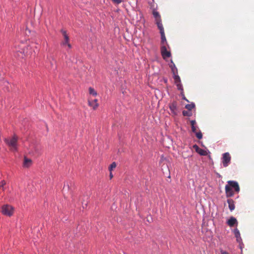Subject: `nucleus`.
I'll return each mask as SVG.
<instances>
[{
	"label": "nucleus",
	"mask_w": 254,
	"mask_h": 254,
	"mask_svg": "<svg viewBox=\"0 0 254 254\" xmlns=\"http://www.w3.org/2000/svg\"><path fill=\"white\" fill-rule=\"evenodd\" d=\"M89 94L90 96L96 97L98 95L97 91L92 87H89L88 88Z\"/></svg>",
	"instance_id": "nucleus-18"
},
{
	"label": "nucleus",
	"mask_w": 254,
	"mask_h": 254,
	"mask_svg": "<svg viewBox=\"0 0 254 254\" xmlns=\"http://www.w3.org/2000/svg\"><path fill=\"white\" fill-rule=\"evenodd\" d=\"M122 93L124 95L125 94V93H126V89H124V88H122Z\"/></svg>",
	"instance_id": "nucleus-29"
},
{
	"label": "nucleus",
	"mask_w": 254,
	"mask_h": 254,
	"mask_svg": "<svg viewBox=\"0 0 254 254\" xmlns=\"http://www.w3.org/2000/svg\"><path fill=\"white\" fill-rule=\"evenodd\" d=\"M195 135L196 136V137L198 139H201L202 137V133L201 132V131H198V132H195Z\"/></svg>",
	"instance_id": "nucleus-23"
},
{
	"label": "nucleus",
	"mask_w": 254,
	"mask_h": 254,
	"mask_svg": "<svg viewBox=\"0 0 254 254\" xmlns=\"http://www.w3.org/2000/svg\"><path fill=\"white\" fill-rule=\"evenodd\" d=\"M124 0H112V2L115 4H119L123 1Z\"/></svg>",
	"instance_id": "nucleus-24"
},
{
	"label": "nucleus",
	"mask_w": 254,
	"mask_h": 254,
	"mask_svg": "<svg viewBox=\"0 0 254 254\" xmlns=\"http://www.w3.org/2000/svg\"><path fill=\"white\" fill-rule=\"evenodd\" d=\"M161 52L162 56V57L164 59H166V58H170L171 56V54L170 52L168 51L167 50V48L165 45H163L161 47Z\"/></svg>",
	"instance_id": "nucleus-8"
},
{
	"label": "nucleus",
	"mask_w": 254,
	"mask_h": 254,
	"mask_svg": "<svg viewBox=\"0 0 254 254\" xmlns=\"http://www.w3.org/2000/svg\"><path fill=\"white\" fill-rule=\"evenodd\" d=\"M6 183L5 181L2 180L0 183V192H3L4 190V186L5 185Z\"/></svg>",
	"instance_id": "nucleus-21"
},
{
	"label": "nucleus",
	"mask_w": 254,
	"mask_h": 254,
	"mask_svg": "<svg viewBox=\"0 0 254 254\" xmlns=\"http://www.w3.org/2000/svg\"><path fill=\"white\" fill-rule=\"evenodd\" d=\"M4 141L10 150L15 152L17 150V137L14 135L11 137L5 138Z\"/></svg>",
	"instance_id": "nucleus-2"
},
{
	"label": "nucleus",
	"mask_w": 254,
	"mask_h": 254,
	"mask_svg": "<svg viewBox=\"0 0 254 254\" xmlns=\"http://www.w3.org/2000/svg\"><path fill=\"white\" fill-rule=\"evenodd\" d=\"M110 179L111 180L113 178V175L112 172H110Z\"/></svg>",
	"instance_id": "nucleus-28"
},
{
	"label": "nucleus",
	"mask_w": 254,
	"mask_h": 254,
	"mask_svg": "<svg viewBox=\"0 0 254 254\" xmlns=\"http://www.w3.org/2000/svg\"><path fill=\"white\" fill-rule=\"evenodd\" d=\"M186 109H187L188 110H189L190 111H191V110L195 108V104L193 103L190 104H187L185 106Z\"/></svg>",
	"instance_id": "nucleus-19"
},
{
	"label": "nucleus",
	"mask_w": 254,
	"mask_h": 254,
	"mask_svg": "<svg viewBox=\"0 0 254 254\" xmlns=\"http://www.w3.org/2000/svg\"><path fill=\"white\" fill-rule=\"evenodd\" d=\"M222 164L224 167H227L230 163L231 157L228 152H226L223 154L222 156Z\"/></svg>",
	"instance_id": "nucleus-6"
},
{
	"label": "nucleus",
	"mask_w": 254,
	"mask_h": 254,
	"mask_svg": "<svg viewBox=\"0 0 254 254\" xmlns=\"http://www.w3.org/2000/svg\"><path fill=\"white\" fill-rule=\"evenodd\" d=\"M227 224L230 227H233L234 225L237 226V225H238V221H237V219L235 217L232 216L228 220V221L227 222Z\"/></svg>",
	"instance_id": "nucleus-13"
},
{
	"label": "nucleus",
	"mask_w": 254,
	"mask_h": 254,
	"mask_svg": "<svg viewBox=\"0 0 254 254\" xmlns=\"http://www.w3.org/2000/svg\"><path fill=\"white\" fill-rule=\"evenodd\" d=\"M170 67L171 68V70H172V71L173 74L174 75H177L176 74L178 73V70H177L176 66H175V64L173 63L172 60L171 61V64H170Z\"/></svg>",
	"instance_id": "nucleus-16"
},
{
	"label": "nucleus",
	"mask_w": 254,
	"mask_h": 254,
	"mask_svg": "<svg viewBox=\"0 0 254 254\" xmlns=\"http://www.w3.org/2000/svg\"><path fill=\"white\" fill-rule=\"evenodd\" d=\"M61 32L62 33L64 40L61 43V46L64 48H67V50H69L71 48V45L69 42V38L66 31L64 29L61 30Z\"/></svg>",
	"instance_id": "nucleus-3"
},
{
	"label": "nucleus",
	"mask_w": 254,
	"mask_h": 254,
	"mask_svg": "<svg viewBox=\"0 0 254 254\" xmlns=\"http://www.w3.org/2000/svg\"><path fill=\"white\" fill-rule=\"evenodd\" d=\"M235 237L236 238L237 241L240 243L242 241L240 233L237 228H236L233 231Z\"/></svg>",
	"instance_id": "nucleus-15"
},
{
	"label": "nucleus",
	"mask_w": 254,
	"mask_h": 254,
	"mask_svg": "<svg viewBox=\"0 0 254 254\" xmlns=\"http://www.w3.org/2000/svg\"><path fill=\"white\" fill-rule=\"evenodd\" d=\"M233 189L234 190L239 192L240 191L239 185L236 181H228L227 182V185L225 186V193L227 197H232L234 195V191L233 190Z\"/></svg>",
	"instance_id": "nucleus-1"
},
{
	"label": "nucleus",
	"mask_w": 254,
	"mask_h": 254,
	"mask_svg": "<svg viewBox=\"0 0 254 254\" xmlns=\"http://www.w3.org/2000/svg\"><path fill=\"white\" fill-rule=\"evenodd\" d=\"M1 211L3 215L10 217L14 213V207L9 204H4L1 207Z\"/></svg>",
	"instance_id": "nucleus-4"
},
{
	"label": "nucleus",
	"mask_w": 254,
	"mask_h": 254,
	"mask_svg": "<svg viewBox=\"0 0 254 254\" xmlns=\"http://www.w3.org/2000/svg\"><path fill=\"white\" fill-rule=\"evenodd\" d=\"M158 29L160 30V33L161 34V44L162 46L165 45L166 43H167V40L166 39L164 30L163 26H160V27L158 28Z\"/></svg>",
	"instance_id": "nucleus-11"
},
{
	"label": "nucleus",
	"mask_w": 254,
	"mask_h": 254,
	"mask_svg": "<svg viewBox=\"0 0 254 254\" xmlns=\"http://www.w3.org/2000/svg\"><path fill=\"white\" fill-rule=\"evenodd\" d=\"M221 254H229L228 253H227L226 251H221Z\"/></svg>",
	"instance_id": "nucleus-30"
},
{
	"label": "nucleus",
	"mask_w": 254,
	"mask_h": 254,
	"mask_svg": "<svg viewBox=\"0 0 254 254\" xmlns=\"http://www.w3.org/2000/svg\"><path fill=\"white\" fill-rule=\"evenodd\" d=\"M190 122L191 126H195L196 122L195 120H191V121H190Z\"/></svg>",
	"instance_id": "nucleus-27"
},
{
	"label": "nucleus",
	"mask_w": 254,
	"mask_h": 254,
	"mask_svg": "<svg viewBox=\"0 0 254 254\" xmlns=\"http://www.w3.org/2000/svg\"><path fill=\"white\" fill-rule=\"evenodd\" d=\"M32 164V161L31 159L27 158L26 157L24 158V162H23V167L28 168L31 166Z\"/></svg>",
	"instance_id": "nucleus-17"
},
{
	"label": "nucleus",
	"mask_w": 254,
	"mask_h": 254,
	"mask_svg": "<svg viewBox=\"0 0 254 254\" xmlns=\"http://www.w3.org/2000/svg\"><path fill=\"white\" fill-rule=\"evenodd\" d=\"M191 130L193 132H196L197 130V127L195 126H191Z\"/></svg>",
	"instance_id": "nucleus-25"
},
{
	"label": "nucleus",
	"mask_w": 254,
	"mask_h": 254,
	"mask_svg": "<svg viewBox=\"0 0 254 254\" xmlns=\"http://www.w3.org/2000/svg\"><path fill=\"white\" fill-rule=\"evenodd\" d=\"M169 107L171 112V115L172 116H176L178 115V103L176 101H174L169 104Z\"/></svg>",
	"instance_id": "nucleus-5"
},
{
	"label": "nucleus",
	"mask_w": 254,
	"mask_h": 254,
	"mask_svg": "<svg viewBox=\"0 0 254 254\" xmlns=\"http://www.w3.org/2000/svg\"><path fill=\"white\" fill-rule=\"evenodd\" d=\"M181 95L182 96V98L184 99V100H185L186 101H187V102H189V100L186 98V97L185 96V95L184 94V91H181Z\"/></svg>",
	"instance_id": "nucleus-26"
},
{
	"label": "nucleus",
	"mask_w": 254,
	"mask_h": 254,
	"mask_svg": "<svg viewBox=\"0 0 254 254\" xmlns=\"http://www.w3.org/2000/svg\"><path fill=\"white\" fill-rule=\"evenodd\" d=\"M175 83L177 87L178 90L183 91V87L181 84L180 77L178 75H175L174 76Z\"/></svg>",
	"instance_id": "nucleus-10"
},
{
	"label": "nucleus",
	"mask_w": 254,
	"mask_h": 254,
	"mask_svg": "<svg viewBox=\"0 0 254 254\" xmlns=\"http://www.w3.org/2000/svg\"><path fill=\"white\" fill-rule=\"evenodd\" d=\"M193 148L195 150V151L200 155L206 156L207 154V151L206 150L199 148L196 144L193 145Z\"/></svg>",
	"instance_id": "nucleus-12"
},
{
	"label": "nucleus",
	"mask_w": 254,
	"mask_h": 254,
	"mask_svg": "<svg viewBox=\"0 0 254 254\" xmlns=\"http://www.w3.org/2000/svg\"><path fill=\"white\" fill-rule=\"evenodd\" d=\"M183 115L184 116H186V117H190V116H191L192 114L191 113V111L188 110V111H183Z\"/></svg>",
	"instance_id": "nucleus-22"
},
{
	"label": "nucleus",
	"mask_w": 254,
	"mask_h": 254,
	"mask_svg": "<svg viewBox=\"0 0 254 254\" xmlns=\"http://www.w3.org/2000/svg\"><path fill=\"white\" fill-rule=\"evenodd\" d=\"M117 167V164L115 162H113L109 167V172H112Z\"/></svg>",
	"instance_id": "nucleus-20"
},
{
	"label": "nucleus",
	"mask_w": 254,
	"mask_h": 254,
	"mask_svg": "<svg viewBox=\"0 0 254 254\" xmlns=\"http://www.w3.org/2000/svg\"><path fill=\"white\" fill-rule=\"evenodd\" d=\"M227 202L228 203V206L231 211H233L235 208V202L232 199H227Z\"/></svg>",
	"instance_id": "nucleus-14"
},
{
	"label": "nucleus",
	"mask_w": 254,
	"mask_h": 254,
	"mask_svg": "<svg viewBox=\"0 0 254 254\" xmlns=\"http://www.w3.org/2000/svg\"><path fill=\"white\" fill-rule=\"evenodd\" d=\"M153 14L155 18L156 23L157 25L158 28L160 27V26H163L162 23V20L161 19V16L159 15V13L157 11H154L153 12Z\"/></svg>",
	"instance_id": "nucleus-9"
},
{
	"label": "nucleus",
	"mask_w": 254,
	"mask_h": 254,
	"mask_svg": "<svg viewBox=\"0 0 254 254\" xmlns=\"http://www.w3.org/2000/svg\"><path fill=\"white\" fill-rule=\"evenodd\" d=\"M88 105L93 110H97L99 106L97 99L92 100L90 97L88 99Z\"/></svg>",
	"instance_id": "nucleus-7"
}]
</instances>
